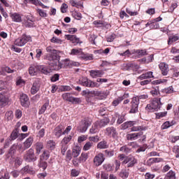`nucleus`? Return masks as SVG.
<instances>
[{
    "instance_id": "10",
    "label": "nucleus",
    "mask_w": 179,
    "mask_h": 179,
    "mask_svg": "<svg viewBox=\"0 0 179 179\" xmlns=\"http://www.w3.org/2000/svg\"><path fill=\"white\" fill-rule=\"evenodd\" d=\"M40 72V66L37 64H31L29 69V73L31 76H36Z\"/></svg>"
},
{
    "instance_id": "31",
    "label": "nucleus",
    "mask_w": 179,
    "mask_h": 179,
    "mask_svg": "<svg viewBox=\"0 0 179 179\" xmlns=\"http://www.w3.org/2000/svg\"><path fill=\"white\" fill-rule=\"evenodd\" d=\"M57 145V143H55V141H54L53 140H49L47 142V148L50 150H54V149H55V146Z\"/></svg>"
},
{
    "instance_id": "55",
    "label": "nucleus",
    "mask_w": 179,
    "mask_h": 179,
    "mask_svg": "<svg viewBox=\"0 0 179 179\" xmlns=\"http://www.w3.org/2000/svg\"><path fill=\"white\" fill-rule=\"evenodd\" d=\"M138 106L136 104L131 105V109L130 110L129 113L131 114H135V113H138Z\"/></svg>"
},
{
    "instance_id": "36",
    "label": "nucleus",
    "mask_w": 179,
    "mask_h": 179,
    "mask_svg": "<svg viewBox=\"0 0 179 179\" xmlns=\"http://www.w3.org/2000/svg\"><path fill=\"white\" fill-rule=\"evenodd\" d=\"M108 145H107V141H102L97 144V149H107Z\"/></svg>"
},
{
    "instance_id": "64",
    "label": "nucleus",
    "mask_w": 179,
    "mask_h": 179,
    "mask_svg": "<svg viewBox=\"0 0 179 179\" xmlns=\"http://www.w3.org/2000/svg\"><path fill=\"white\" fill-rule=\"evenodd\" d=\"M45 135V129H41L38 132V138H44V136Z\"/></svg>"
},
{
    "instance_id": "50",
    "label": "nucleus",
    "mask_w": 179,
    "mask_h": 179,
    "mask_svg": "<svg viewBox=\"0 0 179 179\" xmlns=\"http://www.w3.org/2000/svg\"><path fill=\"white\" fill-rule=\"evenodd\" d=\"M92 146H93V143L88 141L85 144L83 147V150H85V151L90 150V148H92Z\"/></svg>"
},
{
    "instance_id": "6",
    "label": "nucleus",
    "mask_w": 179,
    "mask_h": 179,
    "mask_svg": "<svg viewBox=\"0 0 179 179\" xmlns=\"http://www.w3.org/2000/svg\"><path fill=\"white\" fill-rule=\"evenodd\" d=\"M81 85L85 86V87H99L97 83L88 80L87 78H83L81 79Z\"/></svg>"
},
{
    "instance_id": "59",
    "label": "nucleus",
    "mask_w": 179,
    "mask_h": 179,
    "mask_svg": "<svg viewBox=\"0 0 179 179\" xmlns=\"http://www.w3.org/2000/svg\"><path fill=\"white\" fill-rule=\"evenodd\" d=\"M103 169L106 171H113V165H111V164H105L103 165Z\"/></svg>"
},
{
    "instance_id": "2",
    "label": "nucleus",
    "mask_w": 179,
    "mask_h": 179,
    "mask_svg": "<svg viewBox=\"0 0 179 179\" xmlns=\"http://www.w3.org/2000/svg\"><path fill=\"white\" fill-rule=\"evenodd\" d=\"M31 41V37L30 36L23 34L21 37L17 38L15 41V45H17L18 47H23V45H26V44H27V43Z\"/></svg>"
},
{
    "instance_id": "37",
    "label": "nucleus",
    "mask_w": 179,
    "mask_h": 179,
    "mask_svg": "<svg viewBox=\"0 0 179 179\" xmlns=\"http://www.w3.org/2000/svg\"><path fill=\"white\" fill-rule=\"evenodd\" d=\"M19 134V130L15 129L13 130L10 134V141H15V139H17Z\"/></svg>"
},
{
    "instance_id": "29",
    "label": "nucleus",
    "mask_w": 179,
    "mask_h": 179,
    "mask_svg": "<svg viewBox=\"0 0 179 179\" xmlns=\"http://www.w3.org/2000/svg\"><path fill=\"white\" fill-rule=\"evenodd\" d=\"M92 122H93V120L90 117H85L81 121V123L88 128L92 125Z\"/></svg>"
},
{
    "instance_id": "42",
    "label": "nucleus",
    "mask_w": 179,
    "mask_h": 179,
    "mask_svg": "<svg viewBox=\"0 0 179 179\" xmlns=\"http://www.w3.org/2000/svg\"><path fill=\"white\" fill-rule=\"evenodd\" d=\"M72 140V136H68L67 137H64L61 142V145H67Z\"/></svg>"
},
{
    "instance_id": "21",
    "label": "nucleus",
    "mask_w": 179,
    "mask_h": 179,
    "mask_svg": "<svg viewBox=\"0 0 179 179\" xmlns=\"http://www.w3.org/2000/svg\"><path fill=\"white\" fill-rule=\"evenodd\" d=\"M39 71L44 75H49L52 71L48 67V66H39Z\"/></svg>"
},
{
    "instance_id": "43",
    "label": "nucleus",
    "mask_w": 179,
    "mask_h": 179,
    "mask_svg": "<svg viewBox=\"0 0 179 179\" xmlns=\"http://www.w3.org/2000/svg\"><path fill=\"white\" fill-rule=\"evenodd\" d=\"M179 37L177 35H174L173 36H170L169 38L168 44L170 45L172 43H174V41H178Z\"/></svg>"
},
{
    "instance_id": "23",
    "label": "nucleus",
    "mask_w": 179,
    "mask_h": 179,
    "mask_svg": "<svg viewBox=\"0 0 179 179\" xmlns=\"http://www.w3.org/2000/svg\"><path fill=\"white\" fill-rule=\"evenodd\" d=\"M134 125H136V122H126L121 125V129H127V128H131V127H134Z\"/></svg>"
},
{
    "instance_id": "38",
    "label": "nucleus",
    "mask_w": 179,
    "mask_h": 179,
    "mask_svg": "<svg viewBox=\"0 0 179 179\" xmlns=\"http://www.w3.org/2000/svg\"><path fill=\"white\" fill-rule=\"evenodd\" d=\"M5 118L8 121H12L13 120V112L12 110H8L5 114Z\"/></svg>"
},
{
    "instance_id": "4",
    "label": "nucleus",
    "mask_w": 179,
    "mask_h": 179,
    "mask_svg": "<svg viewBox=\"0 0 179 179\" xmlns=\"http://www.w3.org/2000/svg\"><path fill=\"white\" fill-rule=\"evenodd\" d=\"M136 163H138V160L132 155L126 157L125 159L122 162V164H127V167H134Z\"/></svg>"
},
{
    "instance_id": "46",
    "label": "nucleus",
    "mask_w": 179,
    "mask_h": 179,
    "mask_svg": "<svg viewBox=\"0 0 179 179\" xmlns=\"http://www.w3.org/2000/svg\"><path fill=\"white\" fill-rule=\"evenodd\" d=\"M72 163L75 167H79V164H80V163H83V162L80 160V158H74L72 160Z\"/></svg>"
},
{
    "instance_id": "63",
    "label": "nucleus",
    "mask_w": 179,
    "mask_h": 179,
    "mask_svg": "<svg viewBox=\"0 0 179 179\" xmlns=\"http://www.w3.org/2000/svg\"><path fill=\"white\" fill-rule=\"evenodd\" d=\"M106 157H113L114 156V152L113 151H110L108 150H106L104 151Z\"/></svg>"
},
{
    "instance_id": "35",
    "label": "nucleus",
    "mask_w": 179,
    "mask_h": 179,
    "mask_svg": "<svg viewBox=\"0 0 179 179\" xmlns=\"http://www.w3.org/2000/svg\"><path fill=\"white\" fill-rule=\"evenodd\" d=\"M65 65L67 66H79L80 64L79 62L71 61L68 59L65 60Z\"/></svg>"
},
{
    "instance_id": "25",
    "label": "nucleus",
    "mask_w": 179,
    "mask_h": 179,
    "mask_svg": "<svg viewBox=\"0 0 179 179\" xmlns=\"http://www.w3.org/2000/svg\"><path fill=\"white\" fill-rule=\"evenodd\" d=\"M21 171L22 173H25L26 174H31V176H33V174L35 173L34 170H33V169L29 165L22 168Z\"/></svg>"
},
{
    "instance_id": "53",
    "label": "nucleus",
    "mask_w": 179,
    "mask_h": 179,
    "mask_svg": "<svg viewBox=\"0 0 179 179\" xmlns=\"http://www.w3.org/2000/svg\"><path fill=\"white\" fill-rule=\"evenodd\" d=\"M79 155H80V150L79 149H78V148L73 149L72 156L74 157V159L78 157V156H79Z\"/></svg>"
},
{
    "instance_id": "51",
    "label": "nucleus",
    "mask_w": 179,
    "mask_h": 179,
    "mask_svg": "<svg viewBox=\"0 0 179 179\" xmlns=\"http://www.w3.org/2000/svg\"><path fill=\"white\" fill-rule=\"evenodd\" d=\"M70 103H73V104H79L82 103V99L80 98H76V97H71V101Z\"/></svg>"
},
{
    "instance_id": "17",
    "label": "nucleus",
    "mask_w": 179,
    "mask_h": 179,
    "mask_svg": "<svg viewBox=\"0 0 179 179\" xmlns=\"http://www.w3.org/2000/svg\"><path fill=\"white\" fill-rule=\"evenodd\" d=\"M38 90H40V82L36 80L32 85L31 88V94H36Z\"/></svg>"
},
{
    "instance_id": "14",
    "label": "nucleus",
    "mask_w": 179,
    "mask_h": 179,
    "mask_svg": "<svg viewBox=\"0 0 179 179\" xmlns=\"http://www.w3.org/2000/svg\"><path fill=\"white\" fill-rule=\"evenodd\" d=\"M20 101L21 106L22 107H28L29 106V96L26 95V94H22L20 95Z\"/></svg>"
},
{
    "instance_id": "22",
    "label": "nucleus",
    "mask_w": 179,
    "mask_h": 179,
    "mask_svg": "<svg viewBox=\"0 0 179 179\" xmlns=\"http://www.w3.org/2000/svg\"><path fill=\"white\" fill-rule=\"evenodd\" d=\"M84 94H87L88 97H93V96H101L100 91H83Z\"/></svg>"
},
{
    "instance_id": "41",
    "label": "nucleus",
    "mask_w": 179,
    "mask_h": 179,
    "mask_svg": "<svg viewBox=\"0 0 179 179\" xmlns=\"http://www.w3.org/2000/svg\"><path fill=\"white\" fill-rule=\"evenodd\" d=\"M50 158V152L48 151H44L43 154L41 155V160H48Z\"/></svg>"
},
{
    "instance_id": "62",
    "label": "nucleus",
    "mask_w": 179,
    "mask_h": 179,
    "mask_svg": "<svg viewBox=\"0 0 179 179\" xmlns=\"http://www.w3.org/2000/svg\"><path fill=\"white\" fill-rule=\"evenodd\" d=\"M173 153L176 154V157H179V146L175 145L173 148Z\"/></svg>"
},
{
    "instance_id": "32",
    "label": "nucleus",
    "mask_w": 179,
    "mask_h": 179,
    "mask_svg": "<svg viewBox=\"0 0 179 179\" xmlns=\"http://www.w3.org/2000/svg\"><path fill=\"white\" fill-rule=\"evenodd\" d=\"M88 127L83 124L82 122L80 123V126L77 127L78 132H80V134H85L86 131L88 129Z\"/></svg>"
},
{
    "instance_id": "24",
    "label": "nucleus",
    "mask_w": 179,
    "mask_h": 179,
    "mask_svg": "<svg viewBox=\"0 0 179 179\" xmlns=\"http://www.w3.org/2000/svg\"><path fill=\"white\" fill-rule=\"evenodd\" d=\"M34 139L33 137H29L24 143V150H26V149H29L31 145H33Z\"/></svg>"
},
{
    "instance_id": "60",
    "label": "nucleus",
    "mask_w": 179,
    "mask_h": 179,
    "mask_svg": "<svg viewBox=\"0 0 179 179\" xmlns=\"http://www.w3.org/2000/svg\"><path fill=\"white\" fill-rule=\"evenodd\" d=\"M81 57L83 59H85V61H92V59H93V55H83Z\"/></svg>"
},
{
    "instance_id": "30",
    "label": "nucleus",
    "mask_w": 179,
    "mask_h": 179,
    "mask_svg": "<svg viewBox=\"0 0 179 179\" xmlns=\"http://www.w3.org/2000/svg\"><path fill=\"white\" fill-rule=\"evenodd\" d=\"M36 150V155H40L41 153V150L44 149V145H43V143L38 142L35 145Z\"/></svg>"
},
{
    "instance_id": "20",
    "label": "nucleus",
    "mask_w": 179,
    "mask_h": 179,
    "mask_svg": "<svg viewBox=\"0 0 179 179\" xmlns=\"http://www.w3.org/2000/svg\"><path fill=\"white\" fill-rule=\"evenodd\" d=\"M150 78H155V76H153V72L148 71V72H147L145 73L141 74L138 77V79H140V80H143L145 79H150Z\"/></svg>"
},
{
    "instance_id": "1",
    "label": "nucleus",
    "mask_w": 179,
    "mask_h": 179,
    "mask_svg": "<svg viewBox=\"0 0 179 179\" xmlns=\"http://www.w3.org/2000/svg\"><path fill=\"white\" fill-rule=\"evenodd\" d=\"M46 51L47 52H50L46 57L48 61H49V65H50L55 71H59V69L62 68V64L59 62V59H61L59 50H57L53 49L52 47L48 46L46 48Z\"/></svg>"
},
{
    "instance_id": "26",
    "label": "nucleus",
    "mask_w": 179,
    "mask_h": 179,
    "mask_svg": "<svg viewBox=\"0 0 179 179\" xmlns=\"http://www.w3.org/2000/svg\"><path fill=\"white\" fill-rule=\"evenodd\" d=\"M100 129V127L97 125L96 122L92 124V127L90 129V134L91 135H94V134H97Z\"/></svg>"
},
{
    "instance_id": "48",
    "label": "nucleus",
    "mask_w": 179,
    "mask_h": 179,
    "mask_svg": "<svg viewBox=\"0 0 179 179\" xmlns=\"http://www.w3.org/2000/svg\"><path fill=\"white\" fill-rule=\"evenodd\" d=\"M136 54H137L138 57H143V55H148V52H146V50H136Z\"/></svg>"
},
{
    "instance_id": "28",
    "label": "nucleus",
    "mask_w": 179,
    "mask_h": 179,
    "mask_svg": "<svg viewBox=\"0 0 179 179\" xmlns=\"http://www.w3.org/2000/svg\"><path fill=\"white\" fill-rule=\"evenodd\" d=\"M50 102L47 101L45 103L39 110L38 114H44L48 108H50Z\"/></svg>"
},
{
    "instance_id": "9",
    "label": "nucleus",
    "mask_w": 179,
    "mask_h": 179,
    "mask_svg": "<svg viewBox=\"0 0 179 179\" xmlns=\"http://www.w3.org/2000/svg\"><path fill=\"white\" fill-rule=\"evenodd\" d=\"M145 110L148 111H156L157 110V99L155 98L149 104L145 107Z\"/></svg>"
},
{
    "instance_id": "61",
    "label": "nucleus",
    "mask_w": 179,
    "mask_h": 179,
    "mask_svg": "<svg viewBox=\"0 0 179 179\" xmlns=\"http://www.w3.org/2000/svg\"><path fill=\"white\" fill-rule=\"evenodd\" d=\"M148 26H150V29H157V23L156 22H148L146 24V27H148Z\"/></svg>"
},
{
    "instance_id": "8",
    "label": "nucleus",
    "mask_w": 179,
    "mask_h": 179,
    "mask_svg": "<svg viewBox=\"0 0 179 179\" xmlns=\"http://www.w3.org/2000/svg\"><path fill=\"white\" fill-rule=\"evenodd\" d=\"M106 135L107 136H111L114 139L118 136V132H117V129L114 127H108L106 129Z\"/></svg>"
},
{
    "instance_id": "3",
    "label": "nucleus",
    "mask_w": 179,
    "mask_h": 179,
    "mask_svg": "<svg viewBox=\"0 0 179 179\" xmlns=\"http://www.w3.org/2000/svg\"><path fill=\"white\" fill-rule=\"evenodd\" d=\"M24 160L28 163H30L31 162H36V160H37V157L34 155V150L32 148L28 150L24 155Z\"/></svg>"
},
{
    "instance_id": "19",
    "label": "nucleus",
    "mask_w": 179,
    "mask_h": 179,
    "mask_svg": "<svg viewBox=\"0 0 179 179\" xmlns=\"http://www.w3.org/2000/svg\"><path fill=\"white\" fill-rule=\"evenodd\" d=\"M65 37L66 40L71 41L73 44H79L80 43V40L75 35H66Z\"/></svg>"
},
{
    "instance_id": "11",
    "label": "nucleus",
    "mask_w": 179,
    "mask_h": 179,
    "mask_svg": "<svg viewBox=\"0 0 179 179\" xmlns=\"http://www.w3.org/2000/svg\"><path fill=\"white\" fill-rule=\"evenodd\" d=\"M62 129H64V126L60 124L57 126L53 131L54 135L56 136L57 138H60L62 135H64V131H62Z\"/></svg>"
},
{
    "instance_id": "13",
    "label": "nucleus",
    "mask_w": 179,
    "mask_h": 179,
    "mask_svg": "<svg viewBox=\"0 0 179 179\" xmlns=\"http://www.w3.org/2000/svg\"><path fill=\"white\" fill-rule=\"evenodd\" d=\"M95 122L96 123V125L100 129L106 127V125H108V124H110V119L106 117L99 121H96Z\"/></svg>"
},
{
    "instance_id": "44",
    "label": "nucleus",
    "mask_w": 179,
    "mask_h": 179,
    "mask_svg": "<svg viewBox=\"0 0 179 179\" xmlns=\"http://www.w3.org/2000/svg\"><path fill=\"white\" fill-rule=\"evenodd\" d=\"M22 163H23V159L21 157H16L15 159V167L17 168L19 166H22Z\"/></svg>"
},
{
    "instance_id": "18",
    "label": "nucleus",
    "mask_w": 179,
    "mask_h": 179,
    "mask_svg": "<svg viewBox=\"0 0 179 179\" xmlns=\"http://www.w3.org/2000/svg\"><path fill=\"white\" fill-rule=\"evenodd\" d=\"M159 66L162 74L166 76L169 73V65L166 64V63H161Z\"/></svg>"
},
{
    "instance_id": "7",
    "label": "nucleus",
    "mask_w": 179,
    "mask_h": 179,
    "mask_svg": "<svg viewBox=\"0 0 179 179\" xmlns=\"http://www.w3.org/2000/svg\"><path fill=\"white\" fill-rule=\"evenodd\" d=\"M106 160V158H104V154L99 152L98 155H96L94 158V164L95 166H101L103 164V162Z\"/></svg>"
},
{
    "instance_id": "34",
    "label": "nucleus",
    "mask_w": 179,
    "mask_h": 179,
    "mask_svg": "<svg viewBox=\"0 0 179 179\" xmlns=\"http://www.w3.org/2000/svg\"><path fill=\"white\" fill-rule=\"evenodd\" d=\"M133 127L131 129L132 132H136L138 131H146L147 128L144 126H132Z\"/></svg>"
},
{
    "instance_id": "56",
    "label": "nucleus",
    "mask_w": 179,
    "mask_h": 179,
    "mask_svg": "<svg viewBox=\"0 0 179 179\" xmlns=\"http://www.w3.org/2000/svg\"><path fill=\"white\" fill-rule=\"evenodd\" d=\"M61 153L63 155V156H65V153L68 150V145L61 144Z\"/></svg>"
},
{
    "instance_id": "12",
    "label": "nucleus",
    "mask_w": 179,
    "mask_h": 179,
    "mask_svg": "<svg viewBox=\"0 0 179 179\" xmlns=\"http://www.w3.org/2000/svg\"><path fill=\"white\" fill-rule=\"evenodd\" d=\"M143 135V132L140 131L139 133H133L127 135L128 141H136L138 138H141Z\"/></svg>"
},
{
    "instance_id": "52",
    "label": "nucleus",
    "mask_w": 179,
    "mask_h": 179,
    "mask_svg": "<svg viewBox=\"0 0 179 179\" xmlns=\"http://www.w3.org/2000/svg\"><path fill=\"white\" fill-rule=\"evenodd\" d=\"M87 157H88L87 153L83 152L81 155L79 157V159L81 161V162L85 163V162L87 160Z\"/></svg>"
},
{
    "instance_id": "47",
    "label": "nucleus",
    "mask_w": 179,
    "mask_h": 179,
    "mask_svg": "<svg viewBox=\"0 0 179 179\" xmlns=\"http://www.w3.org/2000/svg\"><path fill=\"white\" fill-rule=\"evenodd\" d=\"M174 123L171 122H165L162 125V129H167V128H170L172 125H173Z\"/></svg>"
},
{
    "instance_id": "16",
    "label": "nucleus",
    "mask_w": 179,
    "mask_h": 179,
    "mask_svg": "<svg viewBox=\"0 0 179 179\" xmlns=\"http://www.w3.org/2000/svg\"><path fill=\"white\" fill-rule=\"evenodd\" d=\"M128 97H129V94H124L123 96H119L117 99H115L113 101V106L116 107V106H118L119 103L122 101V100H125V99H128Z\"/></svg>"
},
{
    "instance_id": "33",
    "label": "nucleus",
    "mask_w": 179,
    "mask_h": 179,
    "mask_svg": "<svg viewBox=\"0 0 179 179\" xmlns=\"http://www.w3.org/2000/svg\"><path fill=\"white\" fill-rule=\"evenodd\" d=\"M10 17L13 22H17V23L22 22V16L17 13H13L11 15Z\"/></svg>"
},
{
    "instance_id": "57",
    "label": "nucleus",
    "mask_w": 179,
    "mask_h": 179,
    "mask_svg": "<svg viewBox=\"0 0 179 179\" xmlns=\"http://www.w3.org/2000/svg\"><path fill=\"white\" fill-rule=\"evenodd\" d=\"M89 141L90 142H94L95 143H97V142L100 141V137H99V136H90L89 137Z\"/></svg>"
},
{
    "instance_id": "5",
    "label": "nucleus",
    "mask_w": 179,
    "mask_h": 179,
    "mask_svg": "<svg viewBox=\"0 0 179 179\" xmlns=\"http://www.w3.org/2000/svg\"><path fill=\"white\" fill-rule=\"evenodd\" d=\"M0 104L1 107H6V106L10 104V99H9V96L5 92L0 93Z\"/></svg>"
},
{
    "instance_id": "58",
    "label": "nucleus",
    "mask_w": 179,
    "mask_h": 179,
    "mask_svg": "<svg viewBox=\"0 0 179 179\" xmlns=\"http://www.w3.org/2000/svg\"><path fill=\"white\" fill-rule=\"evenodd\" d=\"M15 118H17V120H20L22 118V116L23 115V113L20 110V109H17L15 110Z\"/></svg>"
},
{
    "instance_id": "54",
    "label": "nucleus",
    "mask_w": 179,
    "mask_h": 179,
    "mask_svg": "<svg viewBox=\"0 0 179 179\" xmlns=\"http://www.w3.org/2000/svg\"><path fill=\"white\" fill-rule=\"evenodd\" d=\"M51 43H54L55 44H62V40L53 36L52 38L50 40Z\"/></svg>"
},
{
    "instance_id": "27",
    "label": "nucleus",
    "mask_w": 179,
    "mask_h": 179,
    "mask_svg": "<svg viewBox=\"0 0 179 179\" xmlns=\"http://www.w3.org/2000/svg\"><path fill=\"white\" fill-rule=\"evenodd\" d=\"M70 55H77L78 57H82L83 55V52L82 49H72L69 52Z\"/></svg>"
},
{
    "instance_id": "49",
    "label": "nucleus",
    "mask_w": 179,
    "mask_h": 179,
    "mask_svg": "<svg viewBox=\"0 0 179 179\" xmlns=\"http://www.w3.org/2000/svg\"><path fill=\"white\" fill-rule=\"evenodd\" d=\"M72 15L73 18L77 20H80L82 19V14L78 11H74Z\"/></svg>"
},
{
    "instance_id": "39",
    "label": "nucleus",
    "mask_w": 179,
    "mask_h": 179,
    "mask_svg": "<svg viewBox=\"0 0 179 179\" xmlns=\"http://www.w3.org/2000/svg\"><path fill=\"white\" fill-rule=\"evenodd\" d=\"M120 151L122 153L128 155V153H131V148H129L127 145H124L120 148Z\"/></svg>"
},
{
    "instance_id": "15",
    "label": "nucleus",
    "mask_w": 179,
    "mask_h": 179,
    "mask_svg": "<svg viewBox=\"0 0 179 179\" xmlns=\"http://www.w3.org/2000/svg\"><path fill=\"white\" fill-rule=\"evenodd\" d=\"M90 73L92 78H101L104 75L103 71L100 70H91Z\"/></svg>"
},
{
    "instance_id": "45",
    "label": "nucleus",
    "mask_w": 179,
    "mask_h": 179,
    "mask_svg": "<svg viewBox=\"0 0 179 179\" xmlns=\"http://www.w3.org/2000/svg\"><path fill=\"white\" fill-rule=\"evenodd\" d=\"M129 176V173H128L127 170H122L120 173V177H121L123 179L128 178Z\"/></svg>"
},
{
    "instance_id": "40",
    "label": "nucleus",
    "mask_w": 179,
    "mask_h": 179,
    "mask_svg": "<svg viewBox=\"0 0 179 179\" xmlns=\"http://www.w3.org/2000/svg\"><path fill=\"white\" fill-rule=\"evenodd\" d=\"M63 100H66V101H72V96H71V93H64L62 96Z\"/></svg>"
}]
</instances>
